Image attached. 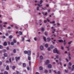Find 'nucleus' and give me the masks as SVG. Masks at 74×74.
<instances>
[{
  "instance_id": "f257e3e1",
  "label": "nucleus",
  "mask_w": 74,
  "mask_h": 74,
  "mask_svg": "<svg viewBox=\"0 0 74 74\" xmlns=\"http://www.w3.org/2000/svg\"><path fill=\"white\" fill-rule=\"evenodd\" d=\"M53 53H56L58 54H59V53H60V51H58V50H57V49H53Z\"/></svg>"
},
{
  "instance_id": "393cba45",
  "label": "nucleus",
  "mask_w": 74,
  "mask_h": 74,
  "mask_svg": "<svg viewBox=\"0 0 74 74\" xmlns=\"http://www.w3.org/2000/svg\"><path fill=\"white\" fill-rule=\"evenodd\" d=\"M69 66H71L72 65V64H71V62H69Z\"/></svg>"
},
{
  "instance_id": "5fc2aeb1",
  "label": "nucleus",
  "mask_w": 74,
  "mask_h": 74,
  "mask_svg": "<svg viewBox=\"0 0 74 74\" xmlns=\"http://www.w3.org/2000/svg\"><path fill=\"white\" fill-rule=\"evenodd\" d=\"M4 74H8L7 72L5 71L4 73Z\"/></svg>"
},
{
  "instance_id": "a878e982",
  "label": "nucleus",
  "mask_w": 74,
  "mask_h": 74,
  "mask_svg": "<svg viewBox=\"0 0 74 74\" xmlns=\"http://www.w3.org/2000/svg\"><path fill=\"white\" fill-rule=\"evenodd\" d=\"M3 23L4 24V25H8V23L6 22H4Z\"/></svg>"
},
{
  "instance_id": "c9c22d12",
  "label": "nucleus",
  "mask_w": 74,
  "mask_h": 74,
  "mask_svg": "<svg viewBox=\"0 0 74 74\" xmlns=\"http://www.w3.org/2000/svg\"><path fill=\"white\" fill-rule=\"evenodd\" d=\"M2 38H3V39H4V38H5V36H3L2 37Z\"/></svg>"
},
{
  "instance_id": "f704fd0d",
  "label": "nucleus",
  "mask_w": 74,
  "mask_h": 74,
  "mask_svg": "<svg viewBox=\"0 0 74 74\" xmlns=\"http://www.w3.org/2000/svg\"><path fill=\"white\" fill-rule=\"evenodd\" d=\"M61 49L63 50L64 49V47L63 46H61Z\"/></svg>"
},
{
  "instance_id": "a18cd8bd",
  "label": "nucleus",
  "mask_w": 74,
  "mask_h": 74,
  "mask_svg": "<svg viewBox=\"0 0 74 74\" xmlns=\"http://www.w3.org/2000/svg\"><path fill=\"white\" fill-rule=\"evenodd\" d=\"M51 37H56V35H53L51 36Z\"/></svg>"
},
{
  "instance_id": "c03bdc74",
  "label": "nucleus",
  "mask_w": 74,
  "mask_h": 74,
  "mask_svg": "<svg viewBox=\"0 0 74 74\" xmlns=\"http://www.w3.org/2000/svg\"><path fill=\"white\" fill-rule=\"evenodd\" d=\"M44 23H47V20H44Z\"/></svg>"
},
{
  "instance_id": "e2e57ef3",
  "label": "nucleus",
  "mask_w": 74,
  "mask_h": 74,
  "mask_svg": "<svg viewBox=\"0 0 74 74\" xmlns=\"http://www.w3.org/2000/svg\"><path fill=\"white\" fill-rule=\"evenodd\" d=\"M54 73H57V72H56V71H54Z\"/></svg>"
},
{
  "instance_id": "39448f33",
  "label": "nucleus",
  "mask_w": 74,
  "mask_h": 74,
  "mask_svg": "<svg viewBox=\"0 0 74 74\" xmlns=\"http://www.w3.org/2000/svg\"><path fill=\"white\" fill-rule=\"evenodd\" d=\"M48 67L49 69H51V68H52V65L51 64H49L48 66Z\"/></svg>"
},
{
  "instance_id": "7ed1b4c3",
  "label": "nucleus",
  "mask_w": 74,
  "mask_h": 74,
  "mask_svg": "<svg viewBox=\"0 0 74 74\" xmlns=\"http://www.w3.org/2000/svg\"><path fill=\"white\" fill-rule=\"evenodd\" d=\"M31 53L32 52H31V51L29 50L28 51L27 53L28 54V56H30V55H31Z\"/></svg>"
},
{
  "instance_id": "49530a36",
  "label": "nucleus",
  "mask_w": 74,
  "mask_h": 74,
  "mask_svg": "<svg viewBox=\"0 0 74 74\" xmlns=\"http://www.w3.org/2000/svg\"><path fill=\"white\" fill-rule=\"evenodd\" d=\"M48 50L49 51L51 50V49L50 48V47H49L48 48Z\"/></svg>"
},
{
  "instance_id": "1a4fd4ad",
  "label": "nucleus",
  "mask_w": 74,
  "mask_h": 74,
  "mask_svg": "<svg viewBox=\"0 0 74 74\" xmlns=\"http://www.w3.org/2000/svg\"><path fill=\"white\" fill-rule=\"evenodd\" d=\"M51 40V38H47V41H48V42H49V41H50Z\"/></svg>"
},
{
  "instance_id": "8fccbe9b",
  "label": "nucleus",
  "mask_w": 74,
  "mask_h": 74,
  "mask_svg": "<svg viewBox=\"0 0 74 74\" xmlns=\"http://www.w3.org/2000/svg\"><path fill=\"white\" fill-rule=\"evenodd\" d=\"M34 39L35 41H36V40H37V39L36 38H34Z\"/></svg>"
},
{
  "instance_id": "bb28decb",
  "label": "nucleus",
  "mask_w": 74,
  "mask_h": 74,
  "mask_svg": "<svg viewBox=\"0 0 74 74\" xmlns=\"http://www.w3.org/2000/svg\"><path fill=\"white\" fill-rule=\"evenodd\" d=\"M27 52H28V51H24V53L25 54H27Z\"/></svg>"
},
{
  "instance_id": "7c9ffc66",
  "label": "nucleus",
  "mask_w": 74,
  "mask_h": 74,
  "mask_svg": "<svg viewBox=\"0 0 74 74\" xmlns=\"http://www.w3.org/2000/svg\"><path fill=\"white\" fill-rule=\"evenodd\" d=\"M13 42L14 43H16V40L15 39H14L13 40Z\"/></svg>"
},
{
  "instance_id": "473e14b6",
  "label": "nucleus",
  "mask_w": 74,
  "mask_h": 74,
  "mask_svg": "<svg viewBox=\"0 0 74 74\" xmlns=\"http://www.w3.org/2000/svg\"><path fill=\"white\" fill-rule=\"evenodd\" d=\"M13 51L14 53H16V50H15V49H14Z\"/></svg>"
},
{
  "instance_id": "09e8293b",
  "label": "nucleus",
  "mask_w": 74,
  "mask_h": 74,
  "mask_svg": "<svg viewBox=\"0 0 74 74\" xmlns=\"http://www.w3.org/2000/svg\"><path fill=\"white\" fill-rule=\"evenodd\" d=\"M68 69H69V70H71V67L69 66H68Z\"/></svg>"
},
{
  "instance_id": "cd10ccee",
  "label": "nucleus",
  "mask_w": 74,
  "mask_h": 74,
  "mask_svg": "<svg viewBox=\"0 0 74 74\" xmlns=\"http://www.w3.org/2000/svg\"><path fill=\"white\" fill-rule=\"evenodd\" d=\"M45 36H47L48 35V33L46 32H45Z\"/></svg>"
},
{
  "instance_id": "c756f323",
  "label": "nucleus",
  "mask_w": 74,
  "mask_h": 74,
  "mask_svg": "<svg viewBox=\"0 0 74 74\" xmlns=\"http://www.w3.org/2000/svg\"><path fill=\"white\" fill-rule=\"evenodd\" d=\"M11 45H14V43L12 42L11 43Z\"/></svg>"
},
{
  "instance_id": "338daca9",
  "label": "nucleus",
  "mask_w": 74,
  "mask_h": 74,
  "mask_svg": "<svg viewBox=\"0 0 74 74\" xmlns=\"http://www.w3.org/2000/svg\"><path fill=\"white\" fill-rule=\"evenodd\" d=\"M2 64V62H0V66Z\"/></svg>"
},
{
  "instance_id": "58836bf2",
  "label": "nucleus",
  "mask_w": 74,
  "mask_h": 74,
  "mask_svg": "<svg viewBox=\"0 0 74 74\" xmlns=\"http://www.w3.org/2000/svg\"><path fill=\"white\" fill-rule=\"evenodd\" d=\"M15 27L16 29H19V27H17V26H15Z\"/></svg>"
},
{
  "instance_id": "4468645a",
  "label": "nucleus",
  "mask_w": 74,
  "mask_h": 74,
  "mask_svg": "<svg viewBox=\"0 0 74 74\" xmlns=\"http://www.w3.org/2000/svg\"><path fill=\"white\" fill-rule=\"evenodd\" d=\"M7 42H5L3 43V45H4V46H7Z\"/></svg>"
},
{
  "instance_id": "37998d69",
  "label": "nucleus",
  "mask_w": 74,
  "mask_h": 74,
  "mask_svg": "<svg viewBox=\"0 0 74 74\" xmlns=\"http://www.w3.org/2000/svg\"><path fill=\"white\" fill-rule=\"evenodd\" d=\"M26 41H27L28 42H30V39L29 40H26Z\"/></svg>"
},
{
  "instance_id": "bf43d9fd",
  "label": "nucleus",
  "mask_w": 74,
  "mask_h": 74,
  "mask_svg": "<svg viewBox=\"0 0 74 74\" xmlns=\"http://www.w3.org/2000/svg\"><path fill=\"white\" fill-rule=\"evenodd\" d=\"M6 63H9V61H8V60H7L6 61Z\"/></svg>"
},
{
  "instance_id": "6e6d98bb",
  "label": "nucleus",
  "mask_w": 74,
  "mask_h": 74,
  "mask_svg": "<svg viewBox=\"0 0 74 74\" xmlns=\"http://www.w3.org/2000/svg\"><path fill=\"white\" fill-rule=\"evenodd\" d=\"M57 74H60V71L58 72Z\"/></svg>"
},
{
  "instance_id": "5701e85b",
  "label": "nucleus",
  "mask_w": 74,
  "mask_h": 74,
  "mask_svg": "<svg viewBox=\"0 0 74 74\" xmlns=\"http://www.w3.org/2000/svg\"><path fill=\"white\" fill-rule=\"evenodd\" d=\"M43 40L45 41H46L47 39H46V38L45 37H43Z\"/></svg>"
},
{
  "instance_id": "603ef678",
  "label": "nucleus",
  "mask_w": 74,
  "mask_h": 74,
  "mask_svg": "<svg viewBox=\"0 0 74 74\" xmlns=\"http://www.w3.org/2000/svg\"><path fill=\"white\" fill-rule=\"evenodd\" d=\"M46 19L47 21H48V22H50V21H49V19H48V18H47Z\"/></svg>"
},
{
  "instance_id": "4be33fe9",
  "label": "nucleus",
  "mask_w": 74,
  "mask_h": 74,
  "mask_svg": "<svg viewBox=\"0 0 74 74\" xmlns=\"http://www.w3.org/2000/svg\"><path fill=\"white\" fill-rule=\"evenodd\" d=\"M5 57H7V54L6 53H5L3 55Z\"/></svg>"
},
{
  "instance_id": "6e6552de",
  "label": "nucleus",
  "mask_w": 74,
  "mask_h": 74,
  "mask_svg": "<svg viewBox=\"0 0 74 74\" xmlns=\"http://www.w3.org/2000/svg\"><path fill=\"white\" fill-rule=\"evenodd\" d=\"M39 70H43V68L41 66L39 67Z\"/></svg>"
},
{
  "instance_id": "a211bd4d",
  "label": "nucleus",
  "mask_w": 74,
  "mask_h": 74,
  "mask_svg": "<svg viewBox=\"0 0 74 74\" xmlns=\"http://www.w3.org/2000/svg\"><path fill=\"white\" fill-rule=\"evenodd\" d=\"M45 47H46V48H48V44H45Z\"/></svg>"
},
{
  "instance_id": "052dcab7",
  "label": "nucleus",
  "mask_w": 74,
  "mask_h": 74,
  "mask_svg": "<svg viewBox=\"0 0 74 74\" xmlns=\"http://www.w3.org/2000/svg\"><path fill=\"white\" fill-rule=\"evenodd\" d=\"M5 36H8V33H6V34H5Z\"/></svg>"
},
{
  "instance_id": "de8ad7c7",
  "label": "nucleus",
  "mask_w": 74,
  "mask_h": 74,
  "mask_svg": "<svg viewBox=\"0 0 74 74\" xmlns=\"http://www.w3.org/2000/svg\"><path fill=\"white\" fill-rule=\"evenodd\" d=\"M56 58H57V59H58V58H59V56L57 55L56 56Z\"/></svg>"
},
{
  "instance_id": "72a5a7b5",
  "label": "nucleus",
  "mask_w": 74,
  "mask_h": 74,
  "mask_svg": "<svg viewBox=\"0 0 74 74\" xmlns=\"http://www.w3.org/2000/svg\"><path fill=\"white\" fill-rule=\"evenodd\" d=\"M45 29L44 28H42L41 29V30L42 32H44V31Z\"/></svg>"
},
{
  "instance_id": "0eeeda50",
  "label": "nucleus",
  "mask_w": 74,
  "mask_h": 74,
  "mask_svg": "<svg viewBox=\"0 0 74 74\" xmlns=\"http://www.w3.org/2000/svg\"><path fill=\"white\" fill-rule=\"evenodd\" d=\"M51 29L53 31V32H56V30L55 29L53 28V27H51Z\"/></svg>"
},
{
  "instance_id": "680f3d73",
  "label": "nucleus",
  "mask_w": 74,
  "mask_h": 74,
  "mask_svg": "<svg viewBox=\"0 0 74 74\" xmlns=\"http://www.w3.org/2000/svg\"><path fill=\"white\" fill-rule=\"evenodd\" d=\"M64 71H65L66 73H67V72H68V71L66 70V69L64 70Z\"/></svg>"
},
{
  "instance_id": "4d7b16f0",
  "label": "nucleus",
  "mask_w": 74,
  "mask_h": 74,
  "mask_svg": "<svg viewBox=\"0 0 74 74\" xmlns=\"http://www.w3.org/2000/svg\"><path fill=\"white\" fill-rule=\"evenodd\" d=\"M69 60H71V58L70 56H69Z\"/></svg>"
},
{
  "instance_id": "ddd939ff",
  "label": "nucleus",
  "mask_w": 74,
  "mask_h": 74,
  "mask_svg": "<svg viewBox=\"0 0 74 74\" xmlns=\"http://www.w3.org/2000/svg\"><path fill=\"white\" fill-rule=\"evenodd\" d=\"M18 34H19V35H20L21 36H22V32L20 31L18 32Z\"/></svg>"
},
{
  "instance_id": "774afa93",
  "label": "nucleus",
  "mask_w": 74,
  "mask_h": 74,
  "mask_svg": "<svg viewBox=\"0 0 74 74\" xmlns=\"http://www.w3.org/2000/svg\"><path fill=\"white\" fill-rule=\"evenodd\" d=\"M2 59L3 60H4L5 59V57H2Z\"/></svg>"
},
{
  "instance_id": "79ce46f5",
  "label": "nucleus",
  "mask_w": 74,
  "mask_h": 74,
  "mask_svg": "<svg viewBox=\"0 0 74 74\" xmlns=\"http://www.w3.org/2000/svg\"><path fill=\"white\" fill-rule=\"evenodd\" d=\"M3 46L2 45H0V49H2L3 48Z\"/></svg>"
},
{
  "instance_id": "6ab92c4d",
  "label": "nucleus",
  "mask_w": 74,
  "mask_h": 74,
  "mask_svg": "<svg viewBox=\"0 0 74 74\" xmlns=\"http://www.w3.org/2000/svg\"><path fill=\"white\" fill-rule=\"evenodd\" d=\"M6 69L7 70H9V66H7Z\"/></svg>"
},
{
  "instance_id": "412c9836",
  "label": "nucleus",
  "mask_w": 74,
  "mask_h": 74,
  "mask_svg": "<svg viewBox=\"0 0 74 74\" xmlns=\"http://www.w3.org/2000/svg\"><path fill=\"white\" fill-rule=\"evenodd\" d=\"M44 2V1L43 0H41L40 1V4H41L42 3Z\"/></svg>"
},
{
  "instance_id": "13d9d810",
  "label": "nucleus",
  "mask_w": 74,
  "mask_h": 74,
  "mask_svg": "<svg viewBox=\"0 0 74 74\" xmlns=\"http://www.w3.org/2000/svg\"><path fill=\"white\" fill-rule=\"evenodd\" d=\"M7 29H11V27H7Z\"/></svg>"
},
{
  "instance_id": "a19ab883",
  "label": "nucleus",
  "mask_w": 74,
  "mask_h": 74,
  "mask_svg": "<svg viewBox=\"0 0 74 74\" xmlns=\"http://www.w3.org/2000/svg\"><path fill=\"white\" fill-rule=\"evenodd\" d=\"M22 41H23L25 40V38L23 37H22Z\"/></svg>"
},
{
  "instance_id": "f8f14e48",
  "label": "nucleus",
  "mask_w": 74,
  "mask_h": 74,
  "mask_svg": "<svg viewBox=\"0 0 74 74\" xmlns=\"http://www.w3.org/2000/svg\"><path fill=\"white\" fill-rule=\"evenodd\" d=\"M36 10L37 11H40V8L39 7V6L37 7L36 8Z\"/></svg>"
},
{
  "instance_id": "ea45409f",
  "label": "nucleus",
  "mask_w": 74,
  "mask_h": 74,
  "mask_svg": "<svg viewBox=\"0 0 74 74\" xmlns=\"http://www.w3.org/2000/svg\"><path fill=\"white\" fill-rule=\"evenodd\" d=\"M56 62L57 63V64H59V63H58V60H56Z\"/></svg>"
},
{
  "instance_id": "e433bc0d",
  "label": "nucleus",
  "mask_w": 74,
  "mask_h": 74,
  "mask_svg": "<svg viewBox=\"0 0 74 74\" xmlns=\"http://www.w3.org/2000/svg\"><path fill=\"white\" fill-rule=\"evenodd\" d=\"M28 59L29 60H30V59H31V57L30 56H28Z\"/></svg>"
},
{
  "instance_id": "423d86ee",
  "label": "nucleus",
  "mask_w": 74,
  "mask_h": 74,
  "mask_svg": "<svg viewBox=\"0 0 74 74\" xmlns=\"http://www.w3.org/2000/svg\"><path fill=\"white\" fill-rule=\"evenodd\" d=\"M40 49L41 50H43L44 47L42 46H41L40 47Z\"/></svg>"
},
{
  "instance_id": "2eb2a0df",
  "label": "nucleus",
  "mask_w": 74,
  "mask_h": 74,
  "mask_svg": "<svg viewBox=\"0 0 74 74\" xmlns=\"http://www.w3.org/2000/svg\"><path fill=\"white\" fill-rule=\"evenodd\" d=\"M42 14L44 15H47V14H48L47 12H46L45 13V14L44 13V12H42Z\"/></svg>"
},
{
  "instance_id": "dca6fc26",
  "label": "nucleus",
  "mask_w": 74,
  "mask_h": 74,
  "mask_svg": "<svg viewBox=\"0 0 74 74\" xmlns=\"http://www.w3.org/2000/svg\"><path fill=\"white\" fill-rule=\"evenodd\" d=\"M23 67H26V64H25V63H23Z\"/></svg>"
},
{
  "instance_id": "3c124183",
  "label": "nucleus",
  "mask_w": 74,
  "mask_h": 74,
  "mask_svg": "<svg viewBox=\"0 0 74 74\" xmlns=\"http://www.w3.org/2000/svg\"><path fill=\"white\" fill-rule=\"evenodd\" d=\"M55 23V21H52V24H53Z\"/></svg>"
},
{
  "instance_id": "0e129e2a",
  "label": "nucleus",
  "mask_w": 74,
  "mask_h": 74,
  "mask_svg": "<svg viewBox=\"0 0 74 74\" xmlns=\"http://www.w3.org/2000/svg\"><path fill=\"white\" fill-rule=\"evenodd\" d=\"M48 11L49 12H50V11H51V9H49V10H48Z\"/></svg>"
},
{
  "instance_id": "9b49d317",
  "label": "nucleus",
  "mask_w": 74,
  "mask_h": 74,
  "mask_svg": "<svg viewBox=\"0 0 74 74\" xmlns=\"http://www.w3.org/2000/svg\"><path fill=\"white\" fill-rule=\"evenodd\" d=\"M40 59L41 60L43 59H44V57H43V56H40Z\"/></svg>"
},
{
  "instance_id": "aec40b11",
  "label": "nucleus",
  "mask_w": 74,
  "mask_h": 74,
  "mask_svg": "<svg viewBox=\"0 0 74 74\" xmlns=\"http://www.w3.org/2000/svg\"><path fill=\"white\" fill-rule=\"evenodd\" d=\"M13 38V36H12V35H10L9 36V38L10 39H11V38Z\"/></svg>"
},
{
  "instance_id": "b1692460",
  "label": "nucleus",
  "mask_w": 74,
  "mask_h": 74,
  "mask_svg": "<svg viewBox=\"0 0 74 74\" xmlns=\"http://www.w3.org/2000/svg\"><path fill=\"white\" fill-rule=\"evenodd\" d=\"M54 47V46H53V45H51L50 46V48H51V49H52L53 48V47Z\"/></svg>"
},
{
  "instance_id": "4c0bfd02",
  "label": "nucleus",
  "mask_w": 74,
  "mask_h": 74,
  "mask_svg": "<svg viewBox=\"0 0 74 74\" xmlns=\"http://www.w3.org/2000/svg\"><path fill=\"white\" fill-rule=\"evenodd\" d=\"M64 45H66V44L67 43L66 42V41H65V40H64Z\"/></svg>"
},
{
  "instance_id": "864d4df0",
  "label": "nucleus",
  "mask_w": 74,
  "mask_h": 74,
  "mask_svg": "<svg viewBox=\"0 0 74 74\" xmlns=\"http://www.w3.org/2000/svg\"><path fill=\"white\" fill-rule=\"evenodd\" d=\"M66 62H69V60L67 58H66Z\"/></svg>"
},
{
  "instance_id": "69168bd1",
  "label": "nucleus",
  "mask_w": 74,
  "mask_h": 74,
  "mask_svg": "<svg viewBox=\"0 0 74 74\" xmlns=\"http://www.w3.org/2000/svg\"><path fill=\"white\" fill-rule=\"evenodd\" d=\"M27 70H29V67H27Z\"/></svg>"
},
{
  "instance_id": "9d476101",
  "label": "nucleus",
  "mask_w": 74,
  "mask_h": 74,
  "mask_svg": "<svg viewBox=\"0 0 74 74\" xmlns=\"http://www.w3.org/2000/svg\"><path fill=\"white\" fill-rule=\"evenodd\" d=\"M49 63V60H47L45 64H48V63Z\"/></svg>"
},
{
  "instance_id": "f03ea898",
  "label": "nucleus",
  "mask_w": 74,
  "mask_h": 74,
  "mask_svg": "<svg viewBox=\"0 0 74 74\" xmlns=\"http://www.w3.org/2000/svg\"><path fill=\"white\" fill-rule=\"evenodd\" d=\"M38 6H39V7H40L41 8H42V10H45V8H44L42 7V5L41 4L40 5L39 4H38Z\"/></svg>"
},
{
  "instance_id": "f3484780",
  "label": "nucleus",
  "mask_w": 74,
  "mask_h": 74,
  "mask_svg": "<svg viewBox=\"0 0 74 74\" xmlns=\"http://www.w3.org/2000/svg\"><path fill=\"white\" fill-rule=\"evenodd\" d=\"M58 41L59 42H63V40H58Z\"/></svg>"
},
{
  "instance_id": "c85d7f7f",
  "label": "nucleus",
  "mask_w": 74,
  "mask_h": 74,
  "mask_svg": "<svg viewBox=\"0 0 74 74\" xmlns=\"http://www.w3.org/2000/svg\"><path fill=\"white\" fill-rule=\"evenodd\" d=\"M16 67L15 66H13L12 67V69H13V70H14V69H15L16 68Z\"/></svg>"
},
{
  "instance_id": "2f4dec72",
  "label": "nucleus",
  "mask_w": 74,
  "mask_h": 74,
  "mask_svg": "<svg viewBox=\"0 0 74 74\" xmlns=\"http://www.w3.org/2000/svg\"><path fill=\"white\" fill-rule=\"evenodd\" d=\"M72 42V41H71L70 42H68V44H69V45H70V44H71V43Z\"/></svg>"
},
{
  "instance_id": "20e7f679",
  "label": "nucleus",
  "mask_w": 74,
  "mask_h": 74,
  "mask_svg": "<svg viewBox=\"0 0 74 74\" xmlns=\"http://www.w3.org/2000/svg\"><path fill=\"white\" fill-rule=\"evenodd\" d=\"M15 59L16 62H17L18 60H19L20 59V57H15Z\"/></svg>"
}]
</instances>
